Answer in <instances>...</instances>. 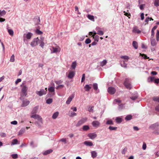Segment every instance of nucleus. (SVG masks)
<instances>
[{
    "label": "nucleus",
    "instance_id": "nucleus-57",
    "mask_svg": "<svg viewBox=\"0 0 159 159\" xmlns=\"http://www.w3.org/2000/svg\"><path fill=\"white\" fill-rule=\"evenodd\" d=\"M52 49L53 53H56L58 52V48H57L53 47Z\"/></svg>",
    "mask_w": 159,
    "mask_h": 159
},
{
    "label": "nucleus",
    "instance_id": "nucleus-46",
    "mask_svg": "<svg viewBox=\"0 0 159 159\" xmlns=\"http://www.w3.org/2000/svg\"><path fill=\"white\" fill-rule=\"evenodd\" d=\"M124 107V104H120L119 105V107L118 108L119 110H121Z\"/></svg>",
    "mask_w": 159,
    "mask_h": 159
},
{
    "label": "nucleus",
    "instance_id": "nucleus-27",
    "mask_svg": "<svg viewBox=\"0 0 159 159\" xmlns=\"http://www.w3.org/2000/svg\"><path fill=\"white\" fill-rule=\"evenodd\" d=\"M116 123H120L122 121V119L119 117H116Z\"/></svg>",
    "mask_w": 159,
    "mask_h": 159
},
{
    "label": "nucleus",
    "instance_id": "nucleus-4",
    "mask_svg": "<svg viewBox=\"0 0 159 159\" xmlns=\"http://www.w3.org/2000/svg\"><path fill=\"white\" fill-rule=\"evenodd\" d=\"M39 39L38 38H34L30 43L31 46L34 47L37 45L39 43Z\"/></svg>",
    "mask_w": 159,
    "mask_h": 159
},
{
    "label": "nucleus",
    "instance_id": "nucleus-6",
    "mask_svg": "<svg viewBox=\"0 0 159 159\" xmlns=\"http://www.w3.org/2000/svg\"><path fill=\"white\" fill-rule=\"evenodd\" d=\"M31 117L35 119H37L40 122H42V119L41 117L39 115L37 114L33 115L31 116Z\"/></svg>",
    "mask_w": 159,
    "mask_h": 159
},
{
    "label": "nucleus",
    "instance_id": "nucleus-40",
    "mask_svg": "<svg viewBox=\"0 0 159 159\" xmlns=\"http://www.w3.org/2000/svg\"><path fill=\"white\" fill-rule=\"evenodd\" d=\"M117 128V127L112 126H110L108 128L110 130H116Z\"/></svg>",
    "mask_w": 159,
    "mask_h": 159
},
{
    "label": "nucleus",
    "instance_id": "nucleus-24",
    "mask_svg": "<svg viewBox=\"0 0 159 159\" xmlns=\"http://www.w3.org/2000/svg\"><path fill=\"white\" fill-rule=\"evenodd\" d=\"M93 108L94 106H89L88 107V111L90 112H93Z\"/></svg>",
    "mask_w": 159,
    "mask_h": 159
},
{
    "label": "nucleus",
    "instance_id": "nucleus-38",
    "mask_svg": "<svg viewBox=\"0 0 159 159\" xmlns=\"http://www.w3.org/2000/svg\"><path fill=\"white\" fill-rule=\"evenodd\" d=\"M133 32L137 34H140L141 33V31L136 28H134L133 30Z\"/></svg>",
    "mask_w": 159,
    "mask_h": 159
},
{
    "label": "nucleus",
    "instance_id": "nucleus-5",
    "mask_svg": "<svg viewBox=\"0 0 159 159\" xmlns=\"http://www.w3.org/2000/svg\"><path fill=\"white\" fill-rule=\"evenodd\" d=\"M47 90L45 91L44 89H41L40 91H36V93L40 96H41L43 95L46 94Z\"/></svg>",
    "mask_w": 159,
    "mask_h": 159
},
{
    "label": "nucleus",
    "instance_id": "nucleus-16",
    "mask_svg": "<svg viewBox=\"0 0 159 159\" xmlns=\"http://www.w3.org/2000/svg\"><path fill=\"white\" fill-rule=\"evenodd\" d=\"M151 43L152 46H155L157 44V43L156 42L155 39L153 38H151Z\"/></svg>",
    "mask_w": 159,
    "mask_h": 159
},
{
    "label": "nucleus",
    "instance_id": "nucleus-56",
    "mask_svg": "<svg viewBox=\"0 0 159 159\" xmlns=\"http://www.w3.org/2000/svg\"><path fill=\"white\" fill-rule=\"evenodd\" d=\"M64 85H61V84L59 85H58L56 87V89H61V88H63L64 87Z\"/></svg>",
    "mask_w": 159,
    "mask_h": 159
},
{
    "label": "nucleus",
    "instance_id": "nucleus-11",
    "mask_svg": "<svg viewBox=\"0 0 159 159\" xmlns=\"http://www.w3.org/2000/svg\"><path fill=\"white\" fill-rule=\"evenodd\" d=\"M92 124L94 127H98L99 126L100 123L98 121L95 120L92 122Z\"/></svg>",
    "mask_w": 159,
    "mask_h": 159
},
{
    "label": "nucleus",
    "instance_id": "nucleus-14",
    "mask_svg": "<svg viewBox=\"0 0 159 159\" xmlns=\"http://www.w3.org/2000/svg\"><path fill=\"white\" fill-rule=\"evenodd\" d=\"M30 102V101L27 100V99L23 100L22 106L26 107L29 104Z\"/></svg>",
    "mask_w": 159,
    "mask_h": 159
},
{
    "label": "nucleus",
    "instance_id": "nucleus-44",
    "mask_svg": "<svg viewBox=\"0 0 159 159\" xmlns=\"http://www.w3.org/2000/svg\"><path fill=\"white\" fill-rule=\"evenodd\" d=\"M25 128H22L19 131L18 134L21 135V134H22L25 132Z\"/></svg>",
    "mask_w": 159,
    "mask_h": 159
},
{
    "label": "nucleus",
    "instance_id": "nucleus-47",
    "mask_svg": "<svg viewBox=\"0 0 159 159\" xmlns=\"http://www.w3.org/2000/svg\"><path fill=\"white\" fill-rule=\"evenodd\" d=\"M140 56H141L144 59H146L149 58V57H148L147 56L144 54L140 53Z\"/></svg>",
    "mask_w": 159,
    "mask_h": 159
},
{
    "label": "nucleus",
    "instance_id": "nucleus-12",
    "mask_svg": "<svg viewBox=\"0 0 159 159\" xmlns=\"http://www.w3.org/2000/svg\"><path fill=\"white\" fill-rule=\"evenodd\" d=\"M32 35L33 34L32 33L30 32H29L27 34H24V36L25 38L27 39H30L31 38Z\"/></svg>",
    "mask_w": 159,
    "mask_h": 159
},
{
    "label": "nucleus",
    "instance_id": "nucleus-36",
    "mask_svg": "<svg viewBox=\"0 0 159 159\" xmlns=\"http://www.w3.org/2000/svg\"><path fill=\"white\" fill-rule=\"evenodd\" d=\"M154 5L156 7H158L159 6V0H154Z\"/></svg>",
    "mask_w": 159,
    "mask_h": 159
},
{
    "label": "nucleus",
    "instance_id": "nucleus-32",
    "mask_svg": "<svg viewBox=\"0 0 159 159\" xmlns=\"http://www.w3.org/2000/svg\"><path fill=\"white\" fill-rule=\"evenodd\" d=\"M48 90L51 92L55 93V89L54 87H50L48 88Z\"/></svg>",
    "mask_w": 159,
    "mask_h": 159
},
{
    "label": "nucleus",
    "instance_id": "nucleus-48",
    "mask_svg": "<svg viewBox=\"0 0 159 159\" xmlns=\"http://www.w3.org/2000/svg\"><path fill=\"white\" fill-rule=\"evenodd\" d=\"M97 33L100 35H102L104 34V32L100 30H98Z\"/></svg>",
    "mask_w": 159,
    "mask_h": 159
},
{
    "label": "nucleus",
    "instance_id": "nucleus-33",
    "mask_svg": "<svg viewBox=\"0 0 159 159\" xmlns=\"http://www.w3.org/2000/svg\"><path fill=\"white\" fill-rule=\"evenodd\" d=\"M83 129L84 131H87L89 129V126L88 125H84L83 126Z\"/></svg>",
    "mask_w": 159,
    "mask_h": 159
},
{
    "label": "nucleus",
    "instance_id": "nucleus-2",
    "mask_svg": "<svg viewBox=\"0 0 159 159\" xmlns=\"http://www.w3.org/2000/svg\"><path fill=\"white\" fill-rule=\"evenodd\" d=\"M149 128L154 130H159V123L157 122L151 125Z\"/></svg>",
    "mask_w": 159,
    "mask_h": 159
},
{
    "label": "nucleus",
    "instance_id": "nucleus-9",
    "mask_svg": "<svg viewBox=\"0 0 159 159\" xmlns=\"http://www.w3.org/2000/svg\"><path fill=\"white\" fill-rule=\"evenodd\" d=\"M93 89L95 91V93H98L99 92V90L98 89V85L96 83H94L93 84Z\"/></svg>",
    "mask_w": 159,
    "mask_h": 159
},
{
    "label": "nucleus",
    "instance_id": "nucleus-17",
    "mask_svg": "<svg viewBox=\"0 0 159 159\" xmlns=\"http://www.w3.org/2000/svg\"><path fill=\"white\" fill-rule=\"evenodd\" d=\"M138 94L136 93L130 97V98L133 100H135L138 98Z\"/></svg>",
    "mask_w": 159,
    "mask_h": 159
},
{
    "label": "nucleus",
    "instance_id": "nucleus-60",
    "mask_svg": "<svg viewBox=\"0 0 159 159\" xmlns=\"http://www.w3.org/2000/svg\"><path fill=\"white\" fill-rule=\"evenodd\" d=\"M127 150V148H125L122 150V154H125Z\"/></svg>",
    "mask_w": 159,
    "mask_h": 159
},
{
    "label": "nucleus",
    "instance_id": "nucleus-51",
    "mask_svg": "<svg viewBox=\"0 0 159 159\" xmlns=\"http://www.w3.org/2000/svg\"><path fill=\"white\" fill-rule=\"evenodd\" d=\"M85 43L88 44L90 43L91 42V40L89 38L87 39L85 41Z\"/></svg>",
    "mask_w": 159,
    "mask_h": 159
},
{
    "label": "nucleus",
    "instance_id": "nucleus-42",
    "mask_svg": "<svg viewBox=\"0 0 159 159\" xmlns=\"http://www.w3.org/2000/svg\"><path fill=\"white\" fill-rule=\"evenodd\" d=\"M120 58L125 60V61H127L129 59V57L127 56H122L120 57Z\"/></svg>",
    "mask_w": 159,
    "mask_h": 159
},
{
    "label": "nucleus",
    "instance_id": "nucleus-29",
    "mask_svg": "<svg viewBox=\"0 0 159 159\" xmlns=\"http://www.w3.org/2000/svg\"><path fill=\"white\" fill-rule=\"evenodd\" d=\"M97 155V152L95 151H92L91 152V156L93 158L96 157Z\"/></svg>",
    "mask_w": 159,
    "mask_h": 159
},
{
    "label": "nucleus",
    "instance_id": "nucleus-50",
    "mask_svg": "<svg viewBox=\"0 0 159 159\" xmlns=\"http://www.w3.org/2000/svg\"><path fill=\"white\" fill-rule=\"evenodd\" d=\"M154 77H151L150 78H148V82H152L154 81Z\"/></svg>",
    "mask_w": 159,
    "mask_h": 159
},
{
    "label": "nucleus",
    "instance_id": "nucleus-23",
    "mask_svg": "<svg viewBox=\"0 0 159 159\" xmlns=\"http://www.w3.org/2000/svg\"><path fill=\"white\" fill-rule=\"evenodd\" d=\"M124 61H120V64L122 67L126 68L127 67V64L125 63Z\"/></svg>",
    "mask_w": 159,
    "mask_h": 159
},
{
    "label": "nucleus",
    "instance_id": "nucleus-64",
    "mask_svg": "<svg viewBox=\"0 0 159 159\" xmlns=\"http://www.w3.org/2000/svg\"><path fill=\"white\" fill-rule=\"evenodd\" d=\"M154 81L155 83L158 84L159 83V79H156L154 80Z\"/></svg>",
    "mask_w": 159,
    "mask_h": 159
},
{
    "label": "nucleus",
    "instance_id": "nucleus-28",
    "mask_svg": "<svg viewBox=\"0 0 159 159\" xmlns=\"http://www.w3.org/2000/svg\"><path fill=\"white\" fill-rule=\"evenodd\" d=\"M59 112L57 111L55 112L52 116V117L53 119H56L58 116Z\"/></svg>",
    "mask_w": 159,
    "mask_h": 159
},
{
    "label": "nucleus",
    "instance_id": "nucleus-62",
    "mask_svg": "<svg viewBox=\"0 0 159 159\" xmlns=\"http://www.w3.org/2000/svg\"><path fill=\"white\" fill-rule=\"evenodd\" d=\"M141 20H143L144 19V14L143 13H142L140 15Z\"/></svg>",
    "mask_w": 159,
    "mask_h": 159
},
{
    "label": "nucleus",
    "instance_id": "nucleus-34",
    "mask_svg": "<svg viewBox=\"0 0 159 159\" xmlns=\"http://www.w3.org/2000/svg\"><path fill=\"white\" fill-rule=\"evenodd\" d=\"M6 14V11H5L3 10L2 11H0V17H1L5 15Z\"/></svg>",
    "mask_w": 159,
    "mask_h": 159
},
{
    "label": "nucleus",
    "instance_id": "nucleus-39",
    "mask_svg": "<svg viewBox=\"0 0 159 159\" xmlns=\"http://www.w3.org/2000/svg\"><path fill=\"white\" fill-rule=\"evenodd\" d=\"M76 66V61H74L72 63L71 67L72 69H75Z\"/></svg>",
    "mask_w": 159,
    "mask_h": 159
},
{
    "label": "nucleus",
    "instance_id": "nucleus-1",
    "mask_svg": "<svg viewBox=\"0 0 159 159\" xmlns=\"http://www.w3.org/2000/svg\"><path fill=\"white\" fill-rule=\"evenodd\" d=\"M124 84L127 89H130L132 88V86L128 78L125 79Z\"/></svg>",
    "mask_w": 159,
    "mask_h": 159
},
{
    "label": "nucleus",
    "instance_id": "nucleus-52",
    "mask_svg": "<svg viewBox=\"0 0 159 159\" xmlns=\"http://www.w3.org/2000/svg\"><path fill=\"white\" fill-rule=\"evenodd\" d=\"M15 61V58L13 54L11 57L10 61L11 62H13Z\"/></svg>",
    "mask_w": 159,
    "mask_h": 159
},
{
    "label": "nucleus",
    "instance_id": "nucleus-55",
    "mask_svg": "<svg viewBox=\"0 0 159 159\" xmlns=\"http://www.w3.org/2000/svg\"><path fill=\"white\" fill-rule=\"evenodd\" d=\"M11 157L13 158L16 159L18 157V155L16 154H12L11 155Z\"/></svg>",
    "mask_w": 159,
    "mask_h": 159
},
{
    "label": "nucleus",
    "instance_id": "nucleus-30",
    "mask_svg": "<svg viewBox=\"0 0 159 159\" xmlns=\"http://www.w3.org/2000/svg\"><path fill=\"white\" fill-rule=\"evenodd\" d=\"M132 116L131 115H127L125 118V119L127 121L130 120L132 119Z\"/></svg>",
    "mask_w": 159,
    "mask_h": 159
},
{
    "label": "nucleus",
    "instance_id": "nucleus-41",
    "mask_svg": "<svg viewBox=\"0 0 159 159\" xmlns=\"http://www.w3.org/2000/svg\"><path fill=\"white\" fill-rule=\"evenodd\" d=\"M153 100L154 101L157 102H159V96L156 97L154 96L152 98Z\"/></svg>",
    "mask_w": 159,
    "mask_h": 159
},
{
    "label": "nucleus",
    "instance_id": "nucleus-19",
    "mask_svg": "<svg viewBox=\"0 0 159 159\" xmlns=\"http://www.w3.org/2000/svg\"><path fill=\"white\" fill-rule=\"evenodd\" d=\"M132 45L135 49H137L138 48V44L136 41H133L132 43Z\"/></svg>",
    "mask_w": 159,
    "mask_h": 159
},
{
    "label": "nucleus",
    "instance_id": "nucleus-10",
    "mask_svg": "<svg viewBox=\"0 0 159 159\" xmlns=\"http://www.w3.org/2000/svg\"><path fill=\"white\" fill-rule=\"evenodd\" d=\"M88 136L92 139H94L97 136V135L95 133H90L88 135Z\"/></svg>",
    "mask_w": 159,
    "mask_h": 159
},
{
    "label": "nucleus",
    "instance_id": "nucleus-53",
    "mask_svg": "<svg viewBox=\"0 0 159 159\" xmlns=\"http://www.w3.org/2000/svg\"><path fill=\"white\" fill-rule=\"evenodd\" d=\"M30 145L32 148H34L37 147V145L34 144V142L33 141H32L31 142V143H30Z\"/></svg>",
    "mask_w": 159,
    "mask_h": 159
},
{
    "label": "nucleus",
    "instance_id": "nucleus-15",
    "mask_svg": "<svg viewBox=\"0 0 159 159\" xmlns=\"http://www.w3.org/2000/svg\"><path fill=\"white\" fill-rule=\"evenodd\" d=\"M74 96L73 95H71L68 98L67 101H66V103L67 104H69L71 101H72V99L74 98Z\"/></svg>",
    "mask_w": 159,
    "mask_h": 159
},
{
    "label": "nucleus",
    "instance_id": "nucleus-58",
    "mask_svg": "<svg viewBox=\"0 0 159 159\" xmlns=\"http://www.w3.org/2000/svg\"><path fill=\"white\" fill-rule=\"evenodd\" d=\"M55 94V93H51L48 94L47 96H48V97H51L52 96H53Z\"/></svg>",
    "mask_w": 159,
    "mask_h": 159
},
{
    "label": "nucleus",
    "instance_id": "nucleus-20",
    "mask_svg": "<svg viewBox=\"0 0 159 159\" xmlns=\"http://www.w3.org/2000/svg\"><path fill=\"white\" fill-rule=\"evenodd\" d=\"M84 143L85 145L89 146H92L93 145V143L90 141H85Z\"/></svg>",
    "mask_w": 159,
    "mask_h": 159
},
{
    "label": "nucleus",
    "instance_id": "nucleus-45",
    "mask_svg": "<svg viewBox=\"0 0 159 159\" xmlns=\"http://www.w3.org/2000/svg\"><path fill=\"white\" fill-rule=\"evenodd\" d=\"M95 41L98 42L99 39V36L98 35H93Z\"/></svg>",
    "mask_w": 159,
    "mask_h": 159
},
{
    "label": "nucleus",
    "instance_id": "nucleus-43",
    "mask_svg": "<svg viewBox=\"0 0 159 159\" xmlns=\"http://www.w3.org/2000/svg\"><path fill=\"white\" fill-rule=\"evenodd\" d=\"M52 102V98H48L47 100L46 103L48 104H50Z\"/></svg>",
    "mask_w": 159,
    "mask_h": 159
},
{
    "label": "nucleus",
    "instance_id": "nucleus-37",
    "mask_svg": "<svg viewBox=\"0 0 159 159\" xmlns=\"http://www.w3.org/2000/svg\"><path fill=\"white\" fill-rule=\"evenodd\" d=\"M18 142V140L16 139H15L12 140L11 145H14L17 144Z\"/></svg>",
    "mask_w": 159,
    "mask_h": 159
},
{
    "label": "nucleus",
    "instance_id": "nucleus-54",
    "mask_svg": "<svg viewBox=\"0 0 159 159\" xmlns=\"http://www.w3.org/2000/svg\"><path fill=\"white\" fill-rule=\"evenodd\" d=\"M35 32L37 34L39 35H40L42 34V32L38 29L36 30Z\"/></svg>",
    "mask_w": 159,
    "mask_h": 159
},
{
    "label": "nucleus",
    "instance_id": "nucleus-25",
    "mask_svg": "<svg viewBox=\"0 0 159 159\" xmlns=\"http://www.w3.org/2000/svg\"><path fill=\"white\" fill-rule=\"evenodd\" d=\"M39 43H40V46L42 48H43L44 46V42L43 39H41L40 40L39 39Z\"/></svg>",
    "mask_w": 159,
    "mask_h": 159
},
{
    "label": "nucleus",
    "instance_id": "nucleus-35",
    "mask_svg": "<svg viewBox=\"0 0 159 159\" xmlns=\"http://www.w3.org/2000/svg\"><path fill=\"white\" fill-rule=\"evenodd\" d=\"M106 124L107 125H113V121L111 120H108L106 122Z\"/></svg>",
    "mask_w": 159,
    "mask_h": 159
},
{
    "label": "nucleus",
    "instance_id": "nucleus-61",
    "mask_svg": "<svg viewBox=\"0 0 159 159\" xmlns=\"http://www.w3.org/2000/svg\"><path fill=\"white\" fill-rule=\"evenodd\" d=\"M155 33L154 31L153 30H151V38H153L154 35Z\"/></svg>",
    "mask_w": 159,
    "mask_h": 159
},
{
    "label": "nucleus",
    "instance_id": "nucleus-59",
    "mask_svg": "<svg viewBox=\"0 0 159 159\" xmlns=\"http://www.w3.org/2000/svg\"><path fill=\"white\" fill-rule=\"evenodd\" d=\"M26 95H22V93H21L20 94V99L21 100H24V99Z\"/></svg>",
    "mask_w": 159,
    "mask_h": 159
},
{
    "label": "nucleus",
    "instance_id": "nucleus-22",
    "mask_svg": "<svg viewBox=\"0 0 159 159\" xmlns=\"http://www.w3.org/2000/svg\"><path fill=\"white\" fill-rule=\"evenodd\" d=\"M91 87L88 84H86L84 87V89L86 91H89L91 89Z\"/></svg>",
    "mask_w": 159,
    "mask_h": 159
},
{
    "label": "nucleus",
    "instance_id": "nucleus-31",
    "mask_svg": "<svg viewBox=\"0 0 159 159\" xmlns=\"http://www.w3.org/2000/svg\"><path fill=\"white\" fill-rule=\"evenodd\" d=\"M87 17L89 20L93 21H94V17L93 16L90 15H88Z\"/></svg>",
    "mask_w": 159,
    "mask_h": 159
},
{
    "label": "nucleus",
    "instance_id": "nucleus-49",
    "mask_svg": "<svg viewBox=\"0 0 159 159\" xmlns=\"http://www.w3.org/2000/svg\"><path fill=\"white\" fill-rule=\"evenodd\" d=\"M8 31L10 35H13L14 32L13 30L11 29H8Z\"/></svg>",
    "mask_w": 159,
    "mask_h": 159
},
{
    "label": "nucleus",
    "instance_id": "nucleus-13",
    "mask_svg": "<svg viewBox=\"0 0 159 159\" xmlns=\"http://www.w3.org/2000/svg\"><path fill=\"white\" fill-rule=\"evenodd\" d=\"M53 152L52 149H49L43 152V154L44 155H47L52 153Z\"/></svg>",
    "mask_w": 159,
    "mask_h": 159
},
{
    "label": "nucleus",
    "instance_id": "nucleus-8",
    "mask_svg": "<svg viewBox=\"0 0 159 159\" xmlns=\"http://www.w3.org/2000/svg\"><path fill=\"white\" fill-rule=\"evenodd\" d=\"M107 90L109 93L111 94H114L116 91V89L114 88L111 87H109Z\"/></svg>",
    "mask_w": 159,
    "mask_h": 159
},
{
    "label": "nucleus",
    "instance_id": "nucleus-7",
    "mask_svg": "<svg viewBox=\"0 0 159 159\" xmlns=\"http://www.w3.org/2000/svg\"><path fill=\"white\" fill-rule=\"evenodd\" d=\"M28 88L26 85H24L21 89L22 95H26Z\"/></svg>",
    "mask_w": 159,
    "mask_h": 159
},
{
    "label": "nucleus",
    "instance_id": "nucleus-3",
    "mask_svg": "<svg viewBox=\"0 0 159 159\" xmlns=\"http://www.w3.org/2000/svg\"><path fill=\"white\" fill-rule=\"evenodd\" d=\"M87 120V118L86 117L82 118L81 120L78 121L76 125V127L80 126L81 125L85 122Z\"/></svg>",
    "mask_w": 159,
    "mask_h": 159
},
{
    "label": "nucleus",
    "instance_id": "nucleus-63",
    "mask_svg": "<svg viewBox=\"0 0 159 159\" xmlns=\"http://www.w3.org/2000/svg\"><path fill=\"white\" fill-rule=\"evenodd\" d=\"M114 102H115L118 103H120L121 102V100L119 99H115L114 100Z\"/></svg>",
    "mask_w": 159,
    "mask_h": 159
},
{
    "label": "nucleus",
    "instance_id": "nucleus-18",
    "mask_svg": "<svg viewBox=\"0 0 159 159\" xmlns=\"http://www.w3.org/2000/svg\"><path fill=\"white\" fill-rule=\"evenodd\" d=\"M75 73H74V72L73 71H71L69 73L68 75V77L69 79H71L73 77Z\"/></svg>",
    "mask_w": 159,
    "mask_h": 159
},
{
    "label": "nucleus",
    "instance_id": "nucleus-26",
    "mask_svg": "<svg viewBox=\"0 0 159 159\" xmlns=\"http://www.w3.org/2000/svg\"><path fill=\"white\" fill-rule=\"evenodd\" d=\"M107 63V61L106 60H104L100 62V66L102 67L106 65Z\"/></svg>",
    "mask_w": 159,
    "mask_h": 159
},
{
    "label": "nucleus",
    "instance_id": "nucleus-21",
    "mask_svg": "<svg viewBox=\"0 0 159 159\" xmlns=\"http://www.w3.org/2000/svg\"><path fill=\"white\" fill-rule=\"evenodd\" d=\"M38 108V106H36L34 107L32 111V114H34L36 113L37 112Z\"/></svg>",
    "mask_w": 159,
    "mask_h": 159
}]
</instances>
